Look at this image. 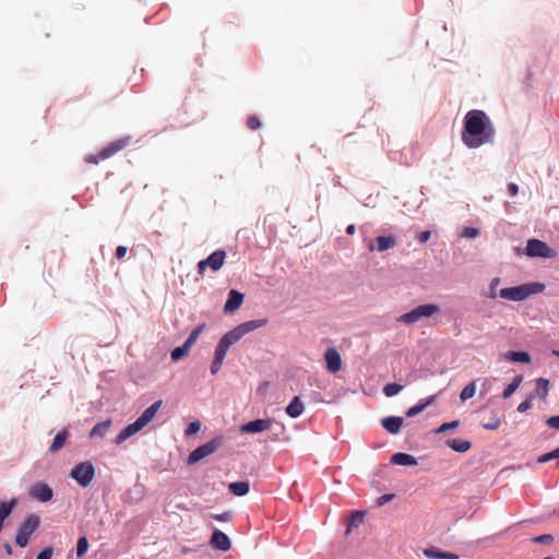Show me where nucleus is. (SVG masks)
Segmentation results:
<instances>
[{
    "label": "nucleus",
    "instance_id": "c85d7f7f",
    "mask_svg": "<svg viewBox=\"0 0 559 559\" xmlns=\"http://www.w3.org/2000/svg\"><path fill=\"white\" fill-rule=\"evenodd\" d=\"M436 400V395H432L430 397H428L425 402H421L413 407H411L407 412H406V416L407 417H414L416 415H418L419 413H421L426 407H428L429 405H431Z\"/></svg>",
    "mask_w": 559,
    "mask_h": 559
},
{
    "label": "nucleus",
    "instance_id": "7c9ffc66",
    "mask_svg": "<svg viewBox=\"0 0 559 559\" xmlns=\"http://www.w3.org/2000/svg\"><path fill=\"white\" fill-rule=\"evenodd\" d=\"M205 328V324H200L197 328L192 330L188 338L185 341V344L188 345L190 348L195 344L198 341L200 334L203 332Z\"/></svg>",
    "mask_w": 559,
    "mask_h": 559
},
{
    "label": "nucleus",
    "instance_id": "72a5a7b5",
    "mask_svg": "<svg viewBox=\"0 0 559 559\" xmlns=\"http://www.w3.org/2000/svg\"><path fill=\"white\" fill-rule=\"evenodd\" d=\"M189 350H190V347L188 345H186L185 343L181 346L176 347L171 352V359H173V361L180 360L181 358H183L185 356L188 355Z\"/></svg>",
    "mask_w": 559,
    "mask_h": 559
},
{
    "label": "nucleus",
    "instance_id": "a878e982",
    "mask_svg": "<svg viewBox=\"0 0 559 559\" xmlns=\"http://www.w3.org/2000/svg\"><path fill=\"white\" fill-rule=\"evenodd\" d=\"M15 504H16L15 499H12L10 502H5V501L0 502V531L2 530L4 520L11 514Z\"/></svg>",
    "mask_w": 559,
    "mask_h": 559
},
{
    "label": "nucleus",
    "instance_id": "864d4df0",
    "mask_svg": "<svg viewBox=\"0 0 559 559\" xmlns=\"http://www.w3.org/2000/svg\"><path fill=\"white\" fill-rule=\"evenodd\" d=\"M127 251H128L127 247H124V246H119V247L117 248V250H116V257H117L118 259H122V258L127 254Z\"/></svg>",
    "mask_w": 559,
    "mask_h": 559
},
{
    "label": "nucleus",
    "instance_id": "6e6d98bb",
    "mask_svg": "<svg viewBox=\"0 0 559 559\" xmlns=\"http://www.w3.org/2000/svg\"><path fill=\"white\" fill-rule=\"evenodd\" d=\"M355 230H356L355 225H349V226H347V228H346V233H347L348 235H353V234L355 233Z\"/></svg>",
    "mask_w": 559,
    "mask_h": 559
},
{
    "label": "nucleus",
    "instance_id": "c9c22d12",
    "mask_svg": "<svg viewBox=\"0 0 559 559\" xmlns=\"http://www.w3.org/2000/svg\"><path fill=\"white\" fill-rule=\"evenodd\" d=\"M501 420L498 416L493 415L488 421H483L481 427L486 430H496L500 427Z\"/></svg>",
    "mask_w": 559,
    "mask_h": 559
},
{
    "label": "nucleus",
    "instance_id": "aec40b11",
    "mask_svg": "<svg viewBox=\"0 0 559 559\" xmlns=\"http://www.w3.org/2000/svg\"><path fill=\"white\" fill-rule=\"evenodd\" d=\"M391 464L394 465H403V466H414L417 465V460L415 456L404 453V452H397L393 454L390 459Z\"/></svg>",
    "mask_w": 559,
    "mask_h": 559
},
{
    "label": "nucleus",
    "instance_id": "0eeeda50",
    "mask_svg": "<svg viewBox=\"0 0 559 559\" xmlns=\"http://www.w3.org/2000/svg\"><path fill=\"white\" fill-rule=\"evenodd\" d=\"M70 476L75 479L80 486L87 487L95 476V468L91 462H82L71 469Z\"/></svg>",
    "mask_w": 559,
    "mask_h": 559
},
{
    "label": "nucleus",
    "instance_id": "bf43d9fd",
    "mask_svg": "<svg viewBox=\"0 0 559 559\" xmlns=\"http://www.w3.org/2000/svg\"><path fill=\"white\" fill-rule=\"evenodd\" d=\"M543 559H554V558H552V557H545V558H543Z\"/></svg>",
    "mask_w": 559,
    "mask_h": 559
},
{
    "label": "nucleus",
    "instance_id": "ea45409f",
    "mask_svg": "<svg viewBox=\"0 0 559 559\" xmlns=\"http://www.w3.org/2000/svg\"><path fill=\"white\" fill-rule=\"evenodd\" d=\"M500 283V278L499 277H495L491 280L490 282V286H489V298H497L499 297V292L497 293V287Z\"/></svg>",
    "mask_w": 559,
    "mask_h": 559
},
{
    "label": "nucleus",
    "instance_id": "393cba45",
    "mask_svg": "<svg viewBox=\"0 0 559 559\" xmlns=\"http://www.w3.org/2000/svg\"><path fill=\"white\" fill-rule=\"evenodd\" d=\"M162 404L163 401L158 400L142 413V427L147 425L155 417Z\"/></svg>",
    "mask_w": 559,
    "mask_h": 559
},
{
    "label": "nucleus",
    "instance_id": "39448f33",
    "mask_svg": "<svg viewBox=\"0 0 559 559\" xmlns=\"http://www.w3.org/2000/svg\"><path fill=\"white\" fill-rule=\"evenodd\" d=\"M39 522V516L36 514H29L24 519L15 534V543L17 546L21 548L27 546L28 538L37 530Z\"/></svg>",
    "mask_w": 559,
    "mask_h": 559
},
{
    "label": "nucleus",
    "instance_id": "de8ad7c7",
    "mask_svg": "<svg viewBox=\"0 0 559 559\" xmlns=\"http://www.w3.org/2000/svg\"><path fill=\"white\" fill-rule=\"evenodd\" d=\"M547 426L554 429H559V415L551 416L546 420Z\"/></svg>",
    "mask_w": 559,
    "mask_h": 559
},
{
    "label": "nucleus",
    "instance_id": "f3484780",
    "mask_svg": "<svg viewBox=\"0 0 559 559\" xmlns=\"http://www.w3.org/2000/svg\"><path fill=\"white\" fill-rule=\"evenodd\" d=\"M70 437V431L68 428H63L62 430H60L53 438L50 447H49V452L51 454H55L57 452H59L67 443L68 439Z\"/></svg>",
    "mask_w": 559,
    "mask_h": 559
},
{
    "label": "nucleus",
    "instance_id": "9b49d317",
    "mask_svg": "<svg viewBox=\"0 0 559 559\" xmlns=\"http://www.w3.org/2000/svg\"><path fill=\"white\" fill-rule=\"evenodd\" d=\"M272 418H261L248 421L239 427L241 433H259L270 430L273 425Z\"/></svg>",
    "mask_w": 559,
    "mask_h": 559
},
{
    "label": "nucleus",
    "instance_id": "6ab92c4d",
    "mask_svg": "<svg viewBox=\"0 0 559 559\" xmlns=\"http://www.w3.org/2000/svg\"><path fill=\"white\" fill-rule=\"evenodd\" d=\"M382 427L390 433L396 435L400 432L403 425V418L397 416H389L381 420Z\"/></svg>",
    "mask_w": 559,
    "mask_h": 559
},
{
    "label": "nucleus",
    "instance_id": "dca6fc26",
    "mask_svg": "<svg viewBox=\"0 0 559 559\" xmlns=\"http://www.w3.org/2000/svg\"><path fill=\"white\" fill-rule=\"evenodd\" d=\"M243 302V294L239 293L238 290L231 289L228 294V298L224 306V311L226 313H233L237 309L240 308V306Z\"/></svg>",
    "mask_w": 559,
    "mask_h": 559
},
{
    "label": "nucleus",
    "instance_id": "2eb2a0df",
    "mask_svg": "<svg viewBox=\"0 0 559 559\" xmlns=\"http://www.w3.org/2000/svg\"><path fill=\"white\" fill-rule=\"evenodd\" d=\"M210 543L213 548L218 549L221 551H227L231 547L228 536L219 530L214 531Z\"/></svg>",
    "mask_w": 559,
    "mask_h": 559
},
{
    "label": "nucleus",
    "instance_id": "ddd939ff",
    "mask_svg": "<svg viewBox=\"0 0 559 559\" xmlns=\"http://www.w3.org/2000/svg\"><path fill=\"white\" fill-rule=\"evenodd\" d=\"M324 360L326 362V369L332 372L336 373L342 368V358L340 353L334 348H328L324 354Z\"/></svg>",
    "mask_w": 559,
    "mask_h": 559
},
{
    "label": "nucleus",
    "instance_id": "1a4fd4ad",
    "mask_svg": "<svg viewBox=\"0 0 559 559\" xmlns=\"http://www.w3.org/2000/svg\"><path fill=\"white\" fill-rule=\"evenodd\" d=\"M526 254L528 257L552 258L556 252L546 242L539 239H530L526 245Z\"/></svg>",
    "mask_w": 559,
    "mask_h": 559
},
{
    "label": "nucleus",
    "instance_id": "412c9836",
    "mask_svg": "<svg viewBox=\"0 0 559 559\" xmlns=\"http://www.w3.org/2000/svg\"><path fill=\"white\" fill-rule=\"evenodd\" d=\"M305 406L299 396H295L286 407V414L292 418H297L304 413Z\"/></svg>",
    "mask_w": 559,
    "mask_h": 559
},
{
    "label": "nucleus",
    "instance_id": "a19ab883",
    "mask_svg": "<svg viewBox=\"0 0 559 559\" xmlns=\"http://www.w3.org/2000/svg\"><path fill=\"white\" fill-rule=\"evenodd\" d=\"M200 429H201V423L199 420H194L189 424L185 433H186V436L189 437V436H192V435H195L197 432H199Z\"/></svg>",
    "mask_w": 559,
    "mask_h": 559
},
{
    "label": "nucleus",
    "instance_id": "49530a36",
    "mask_svg": "<svg viewBox=\"0 0 559 559\" xmlns=\"http://www.w3.org/2000/svg\"><path fill=\"white\" fill-rule=\"evenodd\" d=\"M51 557H52V548L47 547V548L43 549L41 551H39L36 559H51Z\"/></svg>",
    "mask_w": 559,
    "mask_h": 559
},
{
    "label": "nucleus",
    "instance_id": "423d86ee",
    "mask_svg": "<svg viewBox=\"0 0 559 559\" xmlns=\"http://www.w3.org/2000/svg\"><path fill=\"white\" fill-rule=\"evenodd\" d=\"M223 442L224 440L222 437H216L211 441L198 447L189 454L188 464L193 465L202 459L213 454L223 445Z\"/></svg>",
    "mask_w": 559,
    "mask_h": 559
},
{
    "label": "nucleus",
    "instance_id": "603ef678",
    "mask_svg": "<svg viewBox=\"0 0 559 559\" xmlns=\"http://www.w3.org/2000/svg\"><path fill=\"white\" fill-rule=\"evenodd\" d=\"M508 192L511 197H514L519 192V186L516 183H509L508 185Z\"/></svg>",
    "mask_w": 559,
    "mask_h": 559
},
{
    "label": "nucleus",
    "instance_id": "a18cd8bd",
    "mask_svg": "<svg viewBox=\"0 0 559 559\" xmlns=\"http://www.w3.org/2000/svg\"><path fill=\"white\" fill-rule=\"evenodd\" d=\"M478 234H479V230L477 228L466 227V228H464L462 236H464L466 238H474V237L478 236Z\"/></svg>",
    "mask_w": 559,
    "mask_h": 559
},
{
    "label": "nucleus",
    "instance_id": "b1692460",
    "mask_svg": "<svg viewBox=\"0 0 559 559\" xmlns=\"http://www.w3.org/2000/svg\"><path fill=\"white\" fill-rule=\"evenodd\" d=\"M111 424H112L111 419H107V420L96 424L93 427V429L91 430L90 437L91 438H94V437L104 438L107 435V432L109 431Z\"/></svg>",
    "mask_w": 559,
    "mask_h": 559
},
{
    "label": "nucleus",
    "instance_id": "f8f14e48",
    "mask_svg": "<svg viewBox=\"0 0 559 559\" xmlns=\"http://www.w3.org/2000/svg\"><path fill=\"white\" fill-rule=\"evenodd\" d=\"M29 496L40 502H47L52 499V489L45 483L37 481L29 489Z\"/></svg>",
    "mask_w": 559,
    "mask_h": 559
},
{
    "label": "nucleus",
    "instance_id": "58836bf2",
    "mask_svg": "<svg viewBox=\"0 0 559 559\" xmlns=\"http://www.w3.org/2000/svg\"><path fill=\"white\" fill-rule=\"evenodd\" d=\"M555 459H559V448L552 450L551 452H548V453H545L543 455H540L538 459H537V462L543 464V463H547L551 460H555Z\"/></svg>",
    "mask_w": 559,
    "mask_h": 559
},
{
    "label": "nucleus",
    "instance_id": "6e6552de",
    "mask_svg": "<svg viewBox=\"0 0 559 559\" xmlns=\"http://www.w3.org/2000/svg\"><path fill=\"white\" fill-rule=\"evenodd\" d=\"M127 142L124 140H119L114 143H110L106 147H104L100 152L97 154H91L85 157V162L88 164H98L109 157H111L114 154L119 152L121 148L124 147Z\"/></svg>",
    "mask_w": 559,
    "mask_h": 559
},
{
    "label": "nucleus",
    "instance_id": "4c0bfd02",
    "mask_svg": "<svg viewBox=\"0 0 559 559\" xmlns=\"http://www.w3.org/2000/svg\"><path fill=\"white\" fill-rule=\"evenodd\" d=\"M459 426H460V421L459 420H453V421H450V423H443L442 425H440L436 429V433L437 435L443 433V432H445L448 430L456 429Z\"/></svg>",
    "mask_w": 559,
    "mask_h": 559
},
{
    "label": "nucleus",
    "instance_id": "f03ea898",
    "mask_svg": "<svg viewBox=\"0 0 559 559\" xmlns=\"http://www.w3.org/2000/svg\"><path fill=\"white\" fill-rule=\"evenodd\" d=\"M269 323L266 318L250 320L237 325L235 329L228 331L226 334L222 336L219 340L215 353L214 359L211 365V373L216 374L223 365V361L229 350V348L237 343L242 336L246 334L259 329L263 328Z\"/></svg>",
    "mask_w": 559,
    "mask_h": 559
},
{
    "label": "nucleus",
    "instance_id": "9d476101",
    "mask_svg": "<svg viewBox=\"0 0 559 559\" xmlns=\"http://www.w3.org/2000/svg\"><path fill=\"white\" fill-rule=\"evenodd\" d=\"M225 258L226 252L224 250L214 251L205 260H201L198 263L199 273L203 274L207 266H210L213 271H218L223 266Z\"/></svg>",
    "mask_w": 559,
    "mask_h": 559
},
{
    "label": "nucleus",
    "instance_id": "4be33fe9",
    "mask_svg": "<svg viewBox=\"0 0 559 559\" xmlns=\"http://www.w3.org/2000/svg\"><path fill=\"white\" fill-rule=\"evenodd\" d=\"M424 555L429 559H459L456 554L449 551H441L436 548H427L424 550Z\"/></svg>",
    "mask_w": 559,
    "mask_h": 559
},
{
    "label": "nucleus",
    "instance_id": "4468645a",
    "mask_svg": "<svg viewBox=\"0 0 559 559\" xmlns=\"http://www.w3.org/2000/svg\"><path fill=\"white\" fill-rule=\"evenodd\" d=\"M397 243V238L393 235L389 236H378L373 243L369 246V250H377L379 252L385 251L388 249L394 248Z\"/></svg>",
    "mask_w": 559,
    "mask_h": 559
},
{
    "label": "nucleus",
    "instance_id": "5fc2aeb1",
    "mask_svg": "<svg viewBox=\"0 0 559 559\" xmlns=\"http://www.w3.org/2000/svg\"><path fill=\"white\" fill-rule=\"evenodd\" d=\"M391 499H392V495H384V496L380 497L379 504H383L384 502H388Z\"/></svg>",
    "mask_w": 559,
    "mask_h": 559
},
{
    "label": "nucleus",
    "instance_id": "7ed1b4c3",
    "mask_svg": "<svg viewBox=\"0 0 559 559\" xmlns=\"http://www.w3.org/2000/svg\"><path fill=\"white\" fill-rule=\"evenodd\" d=\"M544 289L545 285L542 283H526L500 289L499 297L511 301H523L534 294L542 293Z\"/></svg>",
    "mask_w": 559,
    "mask_h": 559
},
{
    "label": "nucleus",
    "instance_id": "f257e3e1",
    "mask_svg": "<svg viewBox=\"0 0 559 559\" xmlns=\"http://www.w3.org/2000/svg\"><path fill=\"white\" fill-rule=\"evenodd\" d=\"M495 138V128L489 117L481 110H469L464 117L462 141L469 148H477L491 143Z\"/></svg>",
    "mask_w": 559,
    "mask_h": 559
},
{
    "label": "nucleus",
    "instance_id": "f704fd0d",
    "mask_svg": "<svg viewBox=\"0 0 559 559\" xmlns=\"http://www.w3.org/2000/svg\"><path fill=\"white\" fill-rule=\"evenodd\" d=\"M402 390H403V385H401V384L388 383L383 388V393L385 394V396L392 397V396L397 395Z\"/></svg>",
    "mask_w": 559,
    "mask_h": 559
},
{
    "label": "nucleus",
    "instance_id": "37998d69",
    "mask_svg": "<svg viewBox=\"0 0 559 559\" xmlns=\"http://www.w3.org/2000/svg\"><path fill=\"white\" fill-rule=\"evenodd\" d=\"M364 514L361 512H356L352 515L350 522L347 525V531H350L352 527L357 526L358 523L362 521Z\"/></svg>",
    "mask_w": 559,
    "mask_h": 559
},
{
    "label": "nucleus",
    "instance_id": "79ce46f5",
    "mask_svg": "<svg viewBox=\"0 0 559 559\" xmlns=\"http://www.w3.org/2000/svg\"><path fill=\"white\" fill-rule=\"evenodd\" d=\"M533 542L536 543V544L548 545V544H551L554 542V536L550 535V534L539 535V536L535 537L533 539Z\"/></svg>",
    "mask_w": 559,
    "mask_h": 559
},
{
    "label": "nucleus",
    "instance_id": "a211bd4d",
    "mask_svg": "<svg viewBox=\"0 0 559 559\" xmlns=\"http://www.w3.org/2000/svg\"><path fill=\"white\" fill-rule=\"evenodd\" d=\"M138 431H140V417L135 419L132 424L127 426L117 436L115 442L117 444L123 443L130 437L134 436Z\"/></svg>",
    "mask_w": 559,
    "mask_h": 559
},
{
    "label": "nucleus",
    "instance_id": "cd10ccee",
    "mask_svg": "<svg viewBox=\"0 0 559 559\" xmlns=\"http://www.w3.org/2000/svg\"><path fill=\"white\" fill-rule=\"evenodd\" d=\"M506 359L512 362H523V364H530L531 362V356L526 352H508L506 354Z\"/></svg>",
    "mask_w": 559,
    "mask_h": 559
},
{
    "label": "nucleus",
    "instance_id": "4d7b16f0",
    "mask_svg": "<svg viewBox=\"0 0 559 559\" xmlns=\"http://www.w3.org/2000/svg\"><path fill=\"white\" fill-rule=\"evenodd\" d=\"M4 550H5L7 555H9V556L12 555V547H11V545L5 544L4 545Z\"/></svg>",
    "mask_w": 559,
    "mask_h": 559
},
{
    "label": "nucleus",
    "instance_id": "c756f323",
    "mask_svg": "<svg viewBox=\"0 0 559 559\" xmlns=\"http://www.w3.org/2000/svg\"><path fill=\"white\" fill-rule=\"evenodd\" d=\"M549 390V381L544 378H538L536 380V389L535 392L540 396L542 400H545L548 395Z\"/></svg>",
    "mask_w": 559,
    "mask_h": 559
},
{
    "label": "nucleus",
    "instance_id": "c03bdc74",
    "mask_svg": "<svg viewBox=\"0 0 559 559\" xmlns=\"http://www.w3.org/2000/svg\"><path fill=\"white\" fill-rule=\"evenodd\" d=\"M247 126L251 130H258L261 127V121L257 116H250L248 118Z\"/></svg>",
    "mask_w": 559,
    "mask_h": 559
},
{
    "label": "nucleus",
    "instance_id": "09e8293b",
    "mask_svg": "<svg viewBox=\"0 0 559 559\" xmlns=\"http://www.w3.org/2000/svg\"><path fill=\"white\" fill-rule=\"evenodd\" d=\"M532 407V402L531 400H526L522 403L519 404L518 406V412L519 413H525L526 411H528L530 408Z\"/></svg>",
    "mask_w": 559,
    "mask_h": 559
},
{
    "label": "nucleus",
    "instance_id": "473e14b6",
    "mask_svg": "<svg viewBox=\"0 0 559 559\" xmlns=\"http://www.w3.org/2000/svg\"><path fill=\"white\" fill-rule=\"evenodd\" d=\"M521 382H522V378L515 377L513 379V381L510 384H508V386L503 390V393H502L503 399H509L518 390Z\"/></svg>",
    "mask_w": 559,
    "mask_h": 559
},
{
    "label": "nucleus",
    "instance_id": "2f4dec72",
    "mask_svg": "<svg viewBox=\"0 0 559 559\" xmlns=\"http://www.w3.org/2000/svg\"><path fill=\"white\" fill-rule=\"evenodd\" d=\"M475 393H476V383H475V381H473L461 391L460 399L462 402H465V401L474 397Z\"/></svg>",
    "mask_w": 559,
    "mask_h": 559
},
{
    "label": "nucleus",
    "instance_id": "5701e85b",
    "mask_svg": "<svg viewBox=\"0 0 559 559\" xmlns=\"http://www.w3.org/2000/svg\"><path fill=\"white\" fill-rule=\"evenodd\" d=\"M445 444L455 452L465 453L472 448V442L468 440L450 439Z\"/></svg>",
    "mask_w": 559,
    "mask_h": 559
},
{
    "label": "nucleus",
    "instance_id": "e433bc0d",
    "mask_svg": "<svg viewBox=\"0 0 559 559\" xmlns=\"http://www.w3.org/2000/svg\"><path fill=\"white\" fill-rule=\"evenodd\" d=\"M88 550V540L85 536H81L76 545L78 557H83Z\"/></svg>",
    "mask_w": 559,
    "mask_h": 559
},
{
    "label": "nucleus",
    "instance_id": "bb28decb",
    "mask_svg": "<svg viewBox=\"0 0 559 559\" xmlns=\"http://www.w3.org/2000/svg\"><path fill=\"white\" fill-rule=\"evenodd\" d=\"M228 488L233 495L240 497L249 492L250 485L249 481H235L230 483Z\"/></svg>",
    "mask_w": 559,
    "mask_h": 559
},
{
    "label": "nucleus",
    "instance_id": "3c124183",
    "mask_svg": "<svg viewBox=\"0 0 559 559\" xmlns=\"http://www.w3.org/2000/svg\"><path fill=\"white\" fill-rule=\"evenodd\" d=\"M430 236H431V233L429 230H424V231H420L417 236V239L421 242V243H425L427 242L429 239H430Z\"/></svg>",
    "mask_w": 559,
    "mask_h": 559
},
{
    "label": "nucleus",
    "instance_id": "20e7f679",
    "mask_svg": "<svg viewBox=\"0 0 559 559\" xmlns=\"http://www.w3.org/2000/svg\"><path fill=\"white\" fill-rule=\"evenodd\" d=\"M440 311V307L435 304L420 305L409 312L402 314L397 321L404 324H414L421 319L430 318Z\"/></svg>",
    "mask_w": 559,
    "mask_h": 559
},
{
    "label": "nucleus",
    "instance_id": "13d9d810",
    "mask_svg": "<svg viewBox=\"0 0 559 559\" xmlns=\"http://www.w3.org/2000/svg\"><path fill=\"white\" fill-rule=\"evenodd\" d=\"M552 355H555V356L559 357V350L554 349V350H552Z\"/></svg>",
    "mask_w": 559,
    "mask_h": 559
},
{
    "label": "nucleus",
    "instance_id": "8fccbe9b",
    "mask_svg": "<svg viewBox=\"0 0 559 559\" xmlns=\"http://www.w3.org/2000/svg\"><path fill=\"white\" fill-rule=\"evenodd\" d=\"M213 518L216 520V521H219V522H227L231 519V513L230 512H224L222 514H215L213 515Z\"/></svg>",
    "mask_w": 559,
    "mask_h": 559
}]
</instances>
